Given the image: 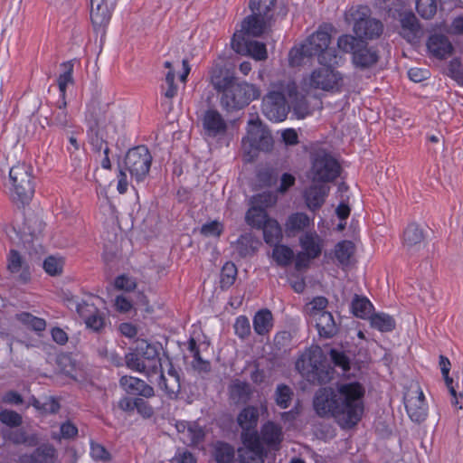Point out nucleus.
<instances>
[{
  "label": "nucleus",
  "mask_w": 463,
  "mask_h": 463,
  "mask_svg": "<svg viewBox=\"0 0 463 463\" xmlns=\"http://www.w3.org/2000/svg\"><path fill=\"white\" fill-rule=\"evenodd\" d=\"M371 14L372 11L366 5L351 7L345 14V21L353 23L354 33L363 42L377 39L383 32V23Z\"/></svg>",
  "instance_id": "nucleus-6"
},
{
  "label": "nucleus",
  "mask_w": 463,
  "mask_h": 463,
  "mask_svg": "<svg viewBox=\"0 0 463 463\" xmlns=\"http://www.w3.org/2000/svg\"><path fill=\"white\" fill-rule=\"evenodd\" d=\"M77 311L80 317L83 318L88 328L93 331H99L105 326V317L94 304L87 302L79 303L77 305Z\"/></svg>",
  "instance_id": "nucleus-19"
},
{
  "label": "nucleus",
  "mask_w": 463,
  "mask_h": 463,
  "mask_svg": "<svg viewBox=\"0 0 463 463\" xmlns=\"http://www.w3.org/2000/svg\"><path fill=\"white\" fill-rule=\"evenodd\" d=\"M180 440L189 446H196L203 441V429L197 422L177 421L175 424Z\"/></svg>",
  "instance_id": "nucleus-18"
},
{
  "label": "nucleus",
  "mask_w": 463,
  "mask_h": 463,
  "mask_svg": "<svg viewBox=\"0 0 463 463\" xmlns=\"http://www.w3.org/2000/svg\"><path fill=\"white\" fill-rule=\"evenodd\" d=\"M32 172L31 165L24 162L11 167L6 185L14 202L24 204L32 199L34 193Z\"/></svg>",
  "instance_id": "nucleus-7"
},
{
  "label": "nucleus",
  "mask_w": 463,
  "mask_h": 463,
  "mask_svg": "<svg viewBox=\"0 0 463 463\" xmlns=\"http://www.w3.org/2000/svg\"><path fill=\"white\" fill-rule=\"evenodd\" d=\"M277 0H250L249 8L255 15L263 16L270 21L274 18Z\"/></svg>",
  "instance_id": "nucleus-32"
},
{
  "label": "nucleus",
  "mask_w": 463,
  "mask_h": 463,
  "mask_svg": "<svg viewBox=\"0 0 463 463\" xmlns=\"http://www.w3.org/2000/svg\"><path fill=\"white\" fill-rule=\"evenodd\" d=\"M294 257L293 250L286 245H276L272 251V258L279 266H288Z\"/></svg>",
  "instance_id": "nucleus-44"
},
{
  "label": "nucleus",
  "mask_w": 463,
  "mask_h": 463,
  "mask_svg": "<svg viewBox=\"0 0 463 463\" xmlns=\"http://www.w3.org/2000/svg\"><path fill=\"white\" fill-rule=\"evenodd\" d=\"M236 250L242 257L251 255L255 251L252 238L250 235L241 236L236 242Z\"/></svg>",
  "instance_id": "nucleus-52"
},
{
  "label": "nucleus",
  "mask_w": 463,
  "mask_h": 463,
  "mask_svg": "<svg viewBox=\"0 0 463 463\" xmlns=\"http://www.w3.org/2000/svg\"><path fill=\"white\" fill-rule=\"evenodd\" d=\"M405 407L408 415L413 421H422L428 414L425 395L420 388L411 391L405 397Z\"/></svg>",
  "instance_id": "nucleus-16"
},
{
  "label": "nucleus",
  "mask_w": 463,
  "mask_h": 463,
  "mask_svg": "<svg viewBox=\"0 0 463 463\" xmlns=\"http://www.w3.org/2000/svg\"><path fill=\"white\" fill-rule=\"evenodd\" d=\"M245 219L249 225L260 228L269 218L268 217L264 208L260 206H252L248 210Z\"/></svg>",
  "instance_id": "nucleus-41"
},
{
  "label": "nucleus",
  "mask_w": 463,
  "mask_h": 463,
  "mask_svg": "<svg viewBox=\"0 0 463 463\" xmlns=\"http://www.w3.org/2000/svg\"><path fill=\"white\" fill-rule=\"evenodd\" d=\"M126 364L130 370L145 373L147 376L159 373L158 386L171 398L180 391V383L176 373L170 370L168 378L162 373V364L156 347L145 340L137 342L135 351L126 355Z\"/></svg>",
  "instance_id": "nucleus-2"
},
{
  "label": "nucleus",
  "mask_w": 463,
  "mask_h": 463,
  "mask_svg": "<svg viewBox=\"0 0 463 463\" xmlns=\"http://www.w3.org/2000/svg\"><path fill=\"white\" fill-rule=\"evenodd\" d=\"M373 308V304L366 298L355 297L352 301V311L357 317L370 318Z\"/></svg>",
  "instance_id": "nucleus-40"
},
{
  "label": "nucleus",
  "mask_w": 463,
  "mask_h": 463,
  "mask_svg": "<svg viewBox=\"0 0 463 463\" xmlns=\"http://www.w3.org/2000/svg\"><path fill=\"white\" fill-rule=\"evenodd\" d=\"M313 220L310 219L306 213H292L291 215L288 216L285 223V230L289 236L296 235L300 232H304L307 228L310 226Z\"/></svg>",
  "instance_id": "nucleus-30"
},
{
  "label": "nucleus",
  "mask_w": 463,
  "mask_h": 463,
  "mask_svg": "<svg viewBox=\"0 0 463 463\" xmlns=\"http://www.w3.org/2000/svg\"><path fill=\"white\" fill-rule=\"evenodd\" d=\"M369 319L372 327L379 330L380 332H391L395 327L394 319L385 313L372 315Z\"/></svg>",
  "instance_id": "nucleus-38"
},
{
  "label": "nucleus",
  "mask_w": 463,
  "mask_h": 463,
  "mask_svg": "<svg viewBox=\"0 0 463 463\" xmlns=\"http://www.w3.org/2000/svg\"><path fill=\"white\" fill-rule=\"evenodd\" d=\"M260 90L254 84L236 80L222 92L221 105L227 111L239 110L259 99Z\"/></svg>",
  "instance_id": "nucleus-8"
},
{
  "label": "nucleus",
  "mask_w": 463,
  "mask_h": 463,
  "mask_svg": "<svg viewBox=\"0 0 463 463\" xmlns=\"http://www.w3.org/2000/svg\"><path fill=\"white\" fill-rule=\"evenodd\" d=\"M175 71H169L165 76V82L167 84V90L165 92V96L167 99H172L177 92V87L175 85Z\"/></svg>",
  "instance_id": "nucleus-62"
},
{
  "label": "nucleus",
  "mask_w": 463,
  "mask_h": 463,
  "mask_svg": "<svg viewBox=\"0 0 463 463\" xmlns=\"http://www.w3.org/2000/svg\"><path fill=\"white\" fill-rule=\"evenodd\" d=\"M427 48L431 56L439 60L450 56L453 51L451 43L442 34L431 35L427 42Z\"/></svg>",
  "instance_id": "nucleus-26"
},
{
  "label": "nucleus",
  "mask_w": 463,
  "mask_h": 463,
  "mask_svg": "<svg viewBox=\"0 0 463 463\" xmlns=\"http://www.w3.org/2000/svg\"><path fill=\"white\" fill-rule=\"evenodd\" d=\"M232 48L234 52L241 55H250L257 61L267 59V49L264 43L246 39L241 41H232Z\"/></svg>",
  "instance_id": "nucleus-20"
},
{
  "label": "nucleus",
  "mask_w": 463,
  "mask_h": 463,
  "mask_svg": "<svg viewBox=\"0 0 463 463\" xmlns=\"http://www.w3.org/2000/svg\"><path fill=\"white\" fill-rule=\"evenodd\" d=\"M260 411L266 412L267 406L261 404L260 408L247 406L237 416V423L241 429L243 447L238 450L243 463H263L264 449L257 431Z\"/></svg>",
  "instance_id": "nucleus-3"
},
{
  "label": "nucleus",
  "mask_w": 463,
  "mask_h": 463,
  "mask_svg": "<svg viewBox=\"0 0 463 463\" xmlns=\"http://www.w3.org/2000/svg\"><path fill=\"white\" fill-rule=\"evenodd\" d=\"M223 230V225L217 221L205 223L201 228V232L207 237H218Z\"/></svg>",
  "instance_id": "nucleus-55"
},
{
  "label": "nucleus",
  "mask_w": 463,
  "mask_h": 463,
  "mask_svg": "<svg viewBox=\"0 0 463 463\" xmlns=\"http://www.w3.org/2000/svg\"><path fill=\"white\" fill-rule=\"evenodd\" d=\"M243 145H270L272 136L258 115L251 114L247 124V133L242 139Z\"/></svg>",
  "instance_id": "nucleus-15"
},
{
  "label": "nucleus",
  "mask_w": 463,
  "mask_h": 463,
  "mask_svg": "<svg viewBox=\"0 0 463 463\" xmlns=\"http://www.w3.org/2000/svg\"><path fill=\"white\" fill-rule=\"evenodd\" d=\"M33 405L36 409L46 413H54L58 411L60 408L59 402L53 397H49L43 402L36 401Z\"/></svg>",
  "instance_id": "nucleus-57"
},
{
  "label": "nucleus",
  "mask_w": 463,
  "mask_h": 463,
  "mask_svg": "<svg viewBox=\"0 0 463 463\" xmlns=\"http://www.w3.org/2000/svg\"><path fill=\"white\" fill-rule=\"evenodd\" d=\"M260 228L263 230L264 240L268 244H276L282 237L281 227L276 220L269 219Z\"/></svg>",
  "instance_id": "nucleus-35"
},
{
  "label": "nucleus",
  "mask_w": 463,
  "mask_h": 463,
  "mask_svg": "<svg viewBox=\"0 0 463 463\" xmlns=\"http://www.w3.org/2000/svg\"><path fill=\"white\" fill-rule=\"evenodd\" d=\"M354 252V245L352 241H343L335 247V257L342 266L350 264L351 258Z\"/></svg>",
  "instance_id": "nucleus-36"
},
{
  "label": "nucleus",
  "mask_w": 463,
  "mask_h": 463,
  "mask_svg": "<svg viewBox=\"0 0 463 463\" xmlns=\"http://www.w3.org/2000/svg\"><path fill=\"white\" fill-rule=\"evenodd\" d=\"M114 286L117 289L119 290L131 291L136 288L137 283L132 277L127 275H120L116 278L114 281Z\"/></svg>",
  "instance_id": "nucleus-53"
},
{
  "label": "nucleus",
  "mask_w": 463,
  "mask_h": 463,
  "mask_svg": "<svg viewBox=\"0 0 463 463\" xmlns=\"http://www.w3.org/2000/svg\"><path fill=\"white\" fill-rule=\"evenodd\" d=\"M64 260L61 257L49 256L43 261V269L51 276L61 274L63 269Z\"/></svg>",
  "instance_id": "nucleus-48"
},
{
  "label": "nucleus",
  "mask_w": 463,
  "mask_h": 463,
  "mask_svg": "<svg viewBox=\"0 0 463 463\" xmlns=\"http://www.w3.org/2000/svg\"><path fill=\"white\" fill-rule=\"evenodd\" d=\"M203 126L208 136H222L227 131V123L221 113L216 109L205 111L203 118Z\"/></svg>",
  "instance_id": "nucleus-22"
},
{
  "label": "nucleus",
  "mask_w": 463,
  "mask_h": 463,
  "mask_svg": "<svg viewBox=\"0 0 463 463\" xmlns=\"http://www.w3.org/2000/svg\"><path fill=\"white\" fill-rule=\"evenodd\" d=\"M330 187L326 183H313L305 192V200L308 209L316 211L319 209L326 201Z\"/></svg>",
  "instance_id": "nucleus-23"
},
{
  "label": "nucleus",
  "mask_w": 463,
  "mask_h": 463,
  "mask_svg": "<svg viewBox=\"0 0 463 463\" xmlns=\"http://www.w3.org/2000/svg\"><path fill=\"white\" fill-rule=\"evenodd\" d=\"M277 201V197L271 194H258L253 198V202L257 204L262 206V208H267L273 205Z\"/></svg>",
  "instance_id": "nucleus-63"
},
{
  "label": "nucleus",
  "mask_w": 463,
  "mask_h": 463,
  "mask_svg": "<svg viewBox=\"0 0 463 463\" xmlns=\"http://www.w3.org/2000/svg\"><path fill=\"white\" fill-rule=\"evenodd\" d=\"M152 163V156L147 146H132L125 156L124 164L132 179L137 184L146 180Z\"/></svg>",
  "instance_id": "nucleus-10"
},
{
  "label": "nucleus",
  "mask_w": 463,
  "mask_h": 463,
  "mask_svg": "<svg viewBox=\"0 0 463 463\" xmlns=\"http://www.w3.org/2000/svg\"><path fill=\"white\" fill-rule=\"evenodd\" d=\"M330 357L335 366L342 369L343 373H346L350 370V359L345 352L331 349Z\"/></svg>",
  "instance_id": "nucleus-50"
},
{
  "label": "nucleus",
  "mask_w": 463,
  "mask_h": 463,
  "mask_svg": "<svg viewBox=\"0 0 463 463\" xmlns=\"http://www.w3.org/2000/svg\"><path fill=\"white\" fill-rule=\"evenodd\" d=\"M121 154V146H105L102 152L103 158L100 161L101 166L104 169H110L111 162H118Z\"/></svg>",
  "instance_id": "nucleus-47"
},
{
  "label": "nucleus",
  "mask_w": 463,
  "mask_h": 463,
  "mask_svg": "<svg viewBox=\"0 0 463 463\" xmlns=\"http://www.w3.org/2000/svg\"><path fill=\"white\" fill-rule=\"evenodd\" d=\"M235 77L222 62H214L209 70V81L218 92H223L234 80Z\"/></svg>",
  "instance_id": "nucleus-17"
},
{
  "label": "nucleus",
  "mask_w": 463,
  "mask_h": 463,
  "mask_svg": "<svg viewBox=\"0 0 463 463\" xmlns=\"http://www.w3.org/2000/svg\"><path fill=\"white\" fill-rule=\"evenodd\" d=\"M330 42L331 35L323 28H319L304 41L309 52L317 56L319 63L338 64L341 57L335 49L329 48Z\"/></svg>",
  "instance_id": "nucleus-11"
},
{
  "label": "nucleus",
  "mask_w": 463,
  "mask_h": 463,
  "mask_svg": "<svg viewBox=\"0 0 463 463\" xmlns=\"http://www.w3.org/2000/svg\"><path fill=\"white\" fill-rule=\"evenodd\" d=\"M296 369L310 383H324L333 377V369L319 346H312L303 352L296 362Z\"/></svg>",
  "instance_id": "nucleus-5"
},
{
  "label": "nucleus",
  "mask_w": 463,
  "mask_h": 463,
  "mask_svg": "<svg viewBox=\"0 0 463 463\" xmlns=\"http://www.w3.org/2000/svg\"><path fill=\"white\" fill-rule=\"evenodd\" d=\"M437 8V0H416V10L424 19L433 18Z\"/></svg>",
  "instance_id": "nucleus-45"
},
{
  "label": "nucleus",
  "mask_w": 463,
  "mask_h": 463,
  "mask_svg": "<svg viewBox=\"0 0 463 463\" xmlns=\"http://www.w3.org/2000/svg\"><path fill=\"white\" fill-rule=\"evenodd\" d=\"M305 43L292 48L288 53V62L291 67H298L306 62L307 59L313 57Z\"/></svg>",
  "instance_id": "nucleus-37"
},
{
  "label": "nucleus",
  "mask_w": 463,
  "mask_h": 463,
  "mask_svg": "<svg viewBox=\"0 0 463 463\" xmlns=\"http://www.w3.org/2000/svg\"><path fill=\"white\" fill-rule=\"evenodd\" d=\"M78 433L77 428L71 422L67 421L61 425L59 435H53L58 439H71Z\"/></svg>",
  "instance_id": "nucleus-59"
},
{
  "label": "nucleus",
  "mask_w": 463,
  "mask_h": 463,
  "mask_svg": "<svg viewBox=\"0 0 463 463\" xmlns=\"http://www.w3.org/2000/svg\"><path fill=\"white\" fill-rule=\"evenodd\" d=\"M237 276V268L232 262H226L221 272V287L222 288H230L235 281Z\"/></svg>",
  "instance_id": "nucleus-46"
},
{
  "label": "nucleus",
  "mask_w": 463,
  "mask_h": 463,
  "mask_svg": "<svg viewBox=\"0 0 463 463\" xmlns=\"http://www.w3.org/2000/svg\"><path fill=\"white\" fill-rule=\"evenodd\" d=\"M378 60L379 54L375 50L363 45L353 55L354 64L361 69H367L375 65Z\"/></svg>",
  "instance_id": "nucleus-29"
},
{
  "label": "nucleus",
  "mask_w": 463,
  "mask_h": 463,
  "mask_svg": "<svg viewBox=\"0 0 463 463\" xmlns=\"http://www.w3.org/2000/svg\"><path fill=\"white\" fill-rule=\"evenodd\" d=\"M90 456L96 460H108L109 459V453L106 449L99 444L92 442L90 445Z\"/></svg>",
  "instance_id": "nucleus-60"
},
{
  "label": "nucleus",
  "mask_w": 463,
  "mask_h": 463,
  "mask_svg": "<svg viewBox=\"0 0 463 463\" xmlns=\"http://www.w3.org/2000/svg\"><path fill=\"white\" fill-rule=\"evenodd\" d=\"M295 94L296 82L293 80L285 79L272 82L270 90L262 99V113L271 121H283L289 110L286 95L291 97Z\"/></svg>",
  "instance_id": "nucleus-4"
},
{
  "label": "nucleus",
  "mask_w": 463,
  "mask_h": 463,
  "mask_svg": "<svg viewBox=\"0 0 463 463\" xmlns=\"http://www.w3.org/2000/svg\"><path fill=\"white\" fill-rule=\"evenodd\" d=\"M401 35L409 43L415 44L422 36L417 17L412 13H405L401 17Z\"/></svg>",
  "instance_id": "nucleus-24"
},
{
  "label": "nucleus",
  "mask_w": 463,
  "mask_h": 463,
  "mask_svg": "<svg viewBox=\"0 0 463 463\" xmlns=\"http://www.w3.org/2000/svg\"><path fill=\"white\" fill-rule=\"evenodd\" d=\"M299 245L303 251L298 253L295 260V266L298 270L307 268L311 260L321 254L324 240L316 231H307L299 237Z\"/></svg>",
  "instance_id": "nucleus-12"
},
{
  "label": "nucleus",
  "mask_w": 463,
  "mask_h": 463,
  "mask_svg": "<svg viewBox=\"0 0 463 463\" xmlns=\"http://www.w3.org/2000/svg\"><path fill=\"white\" fill-rule=\"evenodd\" d=\"M8 269L11 273L16 274L23 282L30 279V269L22 256L14 250H10L8 255Z\"/></svg>",
  "instance_id": "nucleus-28"
},
{
  "label": "nucleus",
  "mask_w": 463,
  "mask_h": 463,
  "mask_svg": "<svg viewBox=\"0 0 463 463\" xmlns=\"http://www.w3.org/2000/svg\"><path fill=\"white\" fill-rule=\"evenodd\" d=\"M121 388L128 393L150 398L155 395L153 387L145 381L134 376H122L119 380Z\"/></svg>",
  "instance_id": "nucleus-25"
},
{
  "label": "nucleus",
  "mask_w": 463,
  "mask_h": 463,
  "mask_svg": "<svg viewBox=\"0 0 463 463\" xmlns=\"http://www.w3.org/2000/svg\"><path fill=\"white\" fill-rule=\"evenodd\" d=\"M174 463H196L195 457L189 451L182 449L178 450L174 458Z\"/></svg>",
  "instance_id": "nucleus-64"
},
{
  "label": "nucleus",
  "mask_w": 463,
  "mask_h": 463,
  "mask_svg": "<svg viewBox=\"0 0 463 463\" xmlns=\"http://www.w3.org/2000/svg\"><path fill=\"white\" fill-rule=\"evenodd\" d=\"M234 330L235 334L241 338H244L249 335L250 331L249 319L244 316L238 317L234 324Z\"/></svg>",
  "instance_id": "nucleus-54"
},
{
  "label": "nucleus",
  "mask_w": 463,
  "mask_h": 463,
  "mask_svg": "<svg viewBox=\"0 0 463 463\" xmlns=\"http://www.w3.org/2000/svg\"><path fill=\"white\" fill-rule=\"evenodd\" d=\"M19 319L23 324L35 331H43L46 327V323L43 318L36 317L29 313H22Z\"/></svg>",
  "instance_id": "nucleus-49"
},
{
  "label": "nucleus",
  "mask_w": 463,
  "mask_h": 463,
  "mask_svg": "<svg viewBox=\"0 0 463 463\" xmlns=\"http://www.w3.org/2000/svg\"><path fill=\"white\" fill-rule=\"evenodd\" d=\"M340 165L327 154H318L313 160L309 177L313 183H329L340 175Z\"/></svg>",
  "instance_id": "nucleus-13"
},
{
  "label": "nucleus",
  "mask_w": 463,
  "mask_h": 463,
  "mask_svg": "<svg viewBox=\"0 0 463 463\" xmlns=\"http://www.w3.org/2000/svg\"><path fill=\"white\" fill-rule=\"evenodd\" d=\"M288 99L295 114L298 118H304L310 113L308 104L305 97L298 92L297 86L296 94L292 95L291 97H288Z\"/></svg>",
  "instance_id": "nucleus-39"
},
{
  "label": "nucleus",
  "mask_w": 463,
  "mask_h": 463,
  "mask_svg": "<svg viewBox=\"0 0 463 463\" xmlns=\"http://www.w3.org/2000/svg\"><path fill=\"white\" fill-rule=\"evenodd\" d=\"M424 241V233L418 224L411 223L403 232L402 244L406 250L413 253L419 250Z\"/></svg>",
  "instance_id": "nucleus-27"
},
{
  "label": "nucleus",
  "mask_w": 463,
  "mask_h": 463,
  "mask_svg": "<svg viewBox=\"0 0 463 463\" xmlns=\"http://www.w3.org/2000/svg\"><path fill=\"white\" fill-rule=\"evenodd\" d=\"M188 349L189 351L191 352L194 359V366H200V364H202L201 368L202 369H206L207 367V363L206 362H203L200 356V353H199V349L197 347V345H196V342L194 339H190L189 340V343H188Z\"/></svg>",
  "instance_id": "nucleus-61"
},
{
  "label": "nucleus",
  "mask_w": 463,
  "mask_h": 463,
  "mask_svg": "<svg viewBox=\"0 0 463 463\" xmlns=\"http://www.w3.org/2000/svg\"><path fill=\"white\" fill-rule=\"evenodd\" d=\"M115 0H90V19L94 25H106L111 18Z\"/></svg>",
  "instance_id": "nucleus-21"
},
{
  "label": "nucleus",
  "mask_w": 463,
  "mask_h": 463,
  "mask_svg": "<svg viewBox=\"0 0 463 463\" xmlns=\"http://www.w3.org/2000/svg\"><path fill=\"white\" fill-rule=\"evenodd\" d=\"M292 397V392L287 385H279L276 390L275 400L277 404L283 409L288 407Z\"/></svg>",
  "instance_id": "nucleus-51"
},
{
  "label": "nucleus",
  "mask_w": 463,
  "mask_h": 463,
  "mask_svg": "<svg viewBox=\"0 0 463 463\" xmlns=\"http://www.w3.org/2000/svg\"><path fill=\"white\" fill-rule=\"evenodd\" d=\"M313 322L316 323L318 334L321 336L328 338L333 336L337 331L334 317L328 311L322 313L320 317H316Z\"/></svg>",
  "instance_id": "nucleus-33"
},
{
  "label": "nucleus",
  "mask_w": 463,
  "mask_h": 463,
  "mask_svg": "<svg viewBox=\"0 0 463 463\" xmlns=\"http://www.w3.org/2000/svg\"><path fill=\"white\" fill-rule=\"evenodd\" d=\"M260 440L270 447H277L282 440L281 428L272 421L266 422L260 430Z\"/></svg>",
  "instance_id": "nucleus-31"
},
{
  "label": "nucleus",
  "mask_w": 463,
  "mask_h": 463,
  "mask_svg": "<svg viewBox=\"0 0 463 463\" xmlns=\"http://www.w3.org/2000/svg\"><path fill=\"white\" fill-rule=\"evenodd\" d=\"M55 456V449L52 447L45 446L39 448L36 451L37 460L41 463L52 462Z\"/></svg>",
  "instance_id": "nucleus-58"
},
{
  "label": "nucleus",
  "mask_w": 463,
  "mask_h": 463,
  "mask_svg": "<svg viewBox=\"0 0 463 463\" xmlns=\"http://www.w3.org/2000/svg\"><path fill=\"white\" fill-rule=\"evenodd\" d=\"M273 327V317L269 310L262 309L253 317L254 331L260 335L268 334Z\"/></svg>",
  "instance_id": "nucleus-34"
},
{
  "label": "nucleus",
  "mask_w": 463,
  "mask_h": 463,
  "mask_svg": "<svg viewBox=\"0 0 463 463\" xmlns=\"http://www.w3.org/2000/svg\"><path fill=\"white\" fill-rule=\"evenodd\" d=\"M319 64L321 66L315 69L304 80V84L309 88L326 91L338 90L342 85L343 76L335 68L337 64H330L329 62Z\"/></svg>",
  "instance_id": "nucleus-9"
},
{
  "label": "nucleus",
  "mask_w": 463,
  "mask_h": 463,
  "mask_svg": "<svg viewBox=\"0 0 463 463\" xmlns=\"http://www.w3.org/2000/svg\"><path fill=\"white\" fill-rule=\"evenodd\" d=\"M361 45H363V41L356 35L343 34L337 39V47L344 52H352L354 54Z\"/></svg>",
  "instance_id": "nucleus-43"
},
{
  "label": "nucleus",
  "mask_w": 463,
  "mask_h": 463,
  "mask_svg": "<svg viewBox=\"0 0 463 463\" xmlns=\"http://www.w3.org/2000/svg\"><path fill=\"white\" fill-rule=\"evenodd\" d=\"M364 386L356 381L338 383L335 387L320 388L313 405L321 417H333L344 429L355 426L364 411Z\"/></svg>",
  "instance_id": "nucleus-1"
},
{
  "label": "nucleus",
  "mask_w": 463,
  "mask_h": 463,
  "mask_svg": "<svg viewBox=\"0 0 463 463\" xmlns=\"http://www.w3.org/2000/svg\"><path fill=\"white\" fill-rule=\"evenodd\" d=\"M271 21L263 17L255 15L251 13L246 16L241 23V29L236 31L232 41H241L262 35Z\"/></svg>",
  "instance_id": "nucleus-14"
},
{
  "label": "nucleus",
  "mask_w": 463,
  "mask_h": 463,
  "mask_svg": "<svg viewBox=\"0 0 463 463\" xmlns=\"http://www.w3.org/2000/svg\"><path fill=\"white\" fill-rule=\"evenodd\" d=\"M327 306V299L324 297L315 298L305 307V313L308 319L313 321L316 317H320L322 313H326V307Z\"/></svg>",
  "instance_id": "nucleus-42"
},
{
  "label": "nucleus",
  "mask_w": 463,
  "mask_h": 463,
  "mask_svg": "<svg viewBox=\"0 0 463 463\" xmlns=\"http://www.w3.org/2000/svg\"><path fill=\"white\" fill-rule=\"evenodd\" d=\"M0 421L7 426L15 427L21 424V416L13 411L5 410L0 412Z\"/></svg>",
  "instance_id": "nucleus-56"
}]
</instances>
